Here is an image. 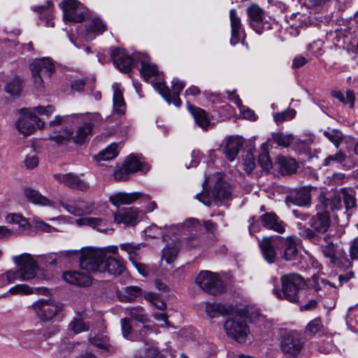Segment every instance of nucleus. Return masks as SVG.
I'll return each instance as SVG.
<instances>
[{
  "instance_id": "obj_40",
  "label": "nucleus",
  "mask_w": 358,
  "mask_h": 358,
  "mask_svg": "<svg viewBox=\"0 0 358 358\" xmlns=\"http://www.w3.org/2000/svg\"><path fill=\"white\" fill-rule=\"evenodd\" d=\"M127 315L133 320L141 323H145L148 321V315L145 310L141 306L129 307L126 309Z\"/></svg>"
},
{
  "instance_id": "obj_44",
  "label": "nucleus",
  "mask_w": 358,
  "mask_h": 358,
  "mask_svg": "<svg viewBox=\"0 0 358 358\" xmlns=\"http://www.w3.org/2000/svg\"><path fill=\"white\" fill-rule=\"evenodd\" d=\"M261 150L262 152L259 156L258 162L264 170L269 171L272 169L273 164L269 157L266 143L262 145Z\"/></svg>"
},
{
  "instance_id": "obj_43",
  "label": "nucleus",
  "mask_w": 358,
  "mask_h": 358,
  "mask_svg": "<svg viewBox=\"0 0 358 358\" xmlns=\"http://www.w3.org/2000/svg\"><path fill=\"white\" fill-rule=\"evenodd\" d=\"M293 203L299 206H305L310 203V192L306 189L298 190L293 197Z\"/></svg>"
},
{
  "instance_id": "obj_46",
  "label": "nucleus",
  "mask_w": 358,
  "mask_h": 358,
  "mask_svg": "<svg viewBox=\"0 0 358 358\" xmlns=\"http://www.w3.org/2000/svg\"><path fill=\"white\" fill-rule=\"evenodd\" d=\"M213 195L219 200L227 199L230 196L231 191L227 184L218 182L215 186Z\"/></svg>"
},
{
  "instance_id": "obj_18",
  "label": "nucleus",
  "mask_w": 358,
  "mask_h": 358,
  "mask_svg": "<svg viewBox=\"0 0 358 358\" xmlns=\"http://www.w3.org/2000/svg\"><path fill=\"white\" fill-rule=\"evenodd\" d=\"M276 238H278V236L264 237L261 241H259V246L262 256L269 264H272L275 261V248L279 250V243H278V241H277Z\"/></svg>"
},
{
  "instance_id": "obj_47",
  "label": "nucleus",
  "mask_w": 358,
  "mask_h": 358,
  "mask_svg": "<svg viewBox=\"0 0 358 358\" xmlns=\"http://www.w3.org/2000/svg\"><path fill=\"white\" fill-rule=\"evenodd\" d=\"M124 294L120 295L122 301H131L141 295V289L138 286H128L124 287Z\"/></svg>"
},
{
  "instance_id": "obj_16",
  "label": "nucleus",
  "mask_w": 358,
  "mask_h": 358,
  "mask_svg": "<svg viewBox=\"0 0 358 358\" xmlns=\"http://www.w3.org/2000/svg\"><path fill=\"white\" fill-rule=\"evenodd\" d=\"M37 317L42 321L48 322L53 319L61 310V307L50 300L41 299L33 304Z\"/></svg>"
},
{
  "instance_id": "obj_31",
  "label": "nucleus",
  "mask_w": 358,
  "mask_h": 358,
  "mask_svg": "<svg viewBox=\"0 0 358 358\" xmlns=\"http://www.w3.org/2000/svg\"><path fill=\"white\" fill-rule=\"evenodd\" d=\"M141 196V192H118L110 196L109 201L115 206L129 205L138 199Z\"/></svg>"
},
{
  "instance_id": "obj_17",
  "label": "nucleus",
  "mask_w": 358,
  "mask_h": 358,
  "mask_svg": "<svg viewBox=\"0 0 358 358\" xmlns=\"http://www.w3.org/2000/svg\"><path fill=\"white\" fill-rule=\"evenodd\" d=\"M53 178L60 184L64 186L82 192L87 191L90 189L89 184L85 180H82L78 175L73 173H55Z\"/></svg>"
},
{
  "instance_id": "obj_29",
  "label": "nucleus",
  "mask_w": 358,
  "mask_h": 358,
  "mask_svg": "<svg viewBox=\"0 0 358 358\" xmlns=\"http://www.w3.org/2000/svg\"><path fill=\"white\" fill-rule=\"evenodd\" d=\"M24 196L31 203L41 206L55 207V202L42 195L38 190L31 187L23 189Z\"/></svg>"
},
{
  "instance_id": "obj_41",
  "label": "nucleus",
  "mask_w": 358,
  "mask_h": 358,
  "mask_svg": "<svg viewBox=\"0 0 358 358\" xmlns=\"http://www.w3.org/2000/svg\"><path fill=\"white\" fill-rule=\"evenodd\" d=\"M331 95L338 99L341 103L348 104L351 108H354L355 96L352 90H347L345 95L340 91H333Z\"/></svg>"
},
{
  "instance_id": "obj_58",
  "label": "nucleus",
  "mask_w": 358,
  "mask_h": 358,
  "mask_svg": "<svg viewBox=\"0 0 358 358\" xmlns=\"http://www.w3.org/2000/svg\"><path fill=\"white\" fill-rule=\"evenodd\" d=\"M18 280L14 270H9L0 275V287H3Z\"/></svg>"
},
{
  "instance_id": "obj_3",
  "label": "nucleus",
  "mask_w": 358,
  "mask_h": 358,
  "mask_svg": "<svg viewBox=\"0 0 358 358\" xmlns=\"http://www.w3.org/2000/svg\"><path fill=\"white\" fill-rule=\"evenodd\" d=\"M282 289H273V293L280 299H286L292 303L299 302V294L306 287L304 279L299 274L292 273L280 278Z\"/></svg>"
},
{
  "instance_id": "obj_33",
  "label": "nucleus",
  "mask_w": 358,
  "mask_h": 358,
  "mask_svg": "<svg viewBox=\"0 0 358 358\" xmlns=\"http://www.w3.org/2000/svg\"><path fill=\"white\" fill-rule=\"evenodd\" d=\"M8 292L11 294H45L48 292V289L45 287H31L25 284L16 285L8 290Z\"/></svg>"
},
{
  "instance_id": "obj_37",
  "label": "nucleus",
  "mask_w": 358,
  "mask_h": 358,
  "mask_svg": "<svg viewBox=\"0 0 358 358\" xmlns=\"http://www.w3.org/2000/svg\"><path fill=\"white\" fill-rule=\"evenodd\" d=\"M52 3L51 1H48L46 6H38L33 7L34 12H38L40 13V17L46 19L45 26L53 27L55 24L52 22Z\"/></svg>"
},
{
  "instance_id": "obj_63",
  "label": "nucleus",
  "mask_w": 358,
  "mask_h": 358,
  "mask_svg": "<svg viewBox=\"0 0 358 358\" xmlns=\"http://www.w3.org/2000/svg\"><path fill=\"white\" fill-rule=\"evenodd\" d=\"M345 155L341 151L336 152L334 155L328 156L324 161V166H329L331 162L342 163L345 161Z\"/></svg>"
},
{
  "instance_id": "obj_4",
  "label": "nucleus",
  "mask_w": 358,
  "mask_h": 358,
  "mask_svg": "<svg viewBox=\"0 0 358 358\" xmlns=\"http://www.w3.org/2000/svg\"><path fill=\"white\" fill-rule=\"evenodd\" d=\"M331 238V234H325L322 238V242L320 245L323 255L338 267H348L350 262L345 252L338 245L334 244Z\"/></svg>"
},
{
  "instance_id": "obj_11",
  "label": "nucleus",
  "mask_w": 358,
  "mask_h": 358,
  "mask_svg": "<svg viewBox=\"0 0 358 358\" xmlns=\"http://www.w3.org/2000/svg\"><path fill=\"white\" fill-rule=\"evenodd\" d=\"M196 284L206 292L217 295L224 291L222 281L215 273L204 271H201L196 279Z\"/></svg>"
},
{
  "instance_id": "obj_23",
  "label": "nucleus",
  "mask_w": 358,
  "mask_h": 358,
  "mask_svg": "<svg viewBox=\"0 0 358 358\" xmlns=\"http://www.w3.org/2000/svg\"><path fill=\"white\" fill-rule=\"evenodd\" d=\"M138 211L133 208H124L114 214V222L126 226H134L137 222Z\"/></svg>"
},
{
  "instance_id": "obj_10",
  "label": "nucleus",
  "mask_w": 358,
  "mask_h": 358,
  "mask_svg": "<svg viewBox=\"0 0 358 358\" xmlns=\"http://www.w3.org/2000/svg\"><path fill=\"white\" fill-rule=\"evenodd\" d=\"M250 222L249 229H255V222H260L262 226L268 230H272L279 234L285 232V224L279 217L273 212H265L257 219L252 217L248 220Z\"/></svg>"
},
{
  "instance_id": "obj_48",
  "label": "nucleus",
  "mask_w": 358,
  "mask_h": 358,
  "mask_svg": "<svg viewBox=\"0 0 358 358\" xmlns=\"http://www.w3.org/2000/svg\"><path fill=\"white\" fill-rule=\"evenodd\" d=\"M272 138L278 145L283 146L285 148L289 146L294 141V136L292 134H284L282 133L273 134L272 135Z\"/></svg>"
},
{
  "instance_id": "obj_49",
  "label": "nucleus",
  "mask_w": 358,
  "mask_h": 358,
  "mask_svg": "<svg viewBox=\"0 0 358 358\" xmlns=\"http://www.w3.org/2000/svg\"><path fill=\"white\" fill-rule=\"evenodd\" d=\"M22 82L19 78H14L6 86V91L12 96H18L22 90Z\"/></svg>"
},
{
  "instance_id": "obj_53",
  "label": "nucleus",
  "mask_w": 358,
  "mask_h": 358,
  "mask_svg": "<svg viewBox=\"0 0 358 358\" xmlns=\"http://www.w3.org/2000/svg\"><path fill=\"white\" fill-rule=\"evenodd\" d=\"M341 193L343 197V201L347 209H351L356 206V199L352 190L342 188Z\"/></svg>"
},
{
  "instance_id": "obj_9",
  "label": "nucleus",
  "mask_w": 358,
  "mask_h": 358,
  "mask_svg": "<svg viewBox=\"0 0 358 358\" xmlns=\"http://www.w3.org/2000/svg\"><path fill=\"white\" fill-rule=\"evenodd\" d=\"M22 116L16 122V129L19 132L24 136L31 134L36 127L42 129L44 128V122L36 116L30 108H24L21 110Z\"/></svg>"
},
{
  "instance_id": "obj_42",
  "label": "nucleus",
  "mask_w": 358,
  "mask_h": 358,
  "mask_svg": "<svg viewBox=\"0 0 358 358\" xmlns=\"http://www.w3.org/2000/svg\"><path fill=\"white\" fill-rule=\"evenodd\" d=\"M117 147L118 145L115 143L110 144L105 150L99 152L97 159L108 161L115 158L118 155Z\"/></svg>"
},
{
  "instance_id": "obj_50",
  "label": "nucleus",
  "mask_w": 358,
  "mask_h": 358,
  "mask_svg": "<svg viewBox=\"0 0 358 358\" xmlns=\"http://www.w3.org/2000/svg\"><path fill=\"white\" fill-rule=\"evenodd\" d=\"M70 330L73 331L75 334H80L83 331L89 330L90 327L83 319L82 318H74L69 325Z\"/></svg>"
},
{
  "instance_id": "obj_61",
  "label": "nucleus",
  "mask_w": 358,
  "mask_h": 358,
  "mask_svg": "<svg viewBox=\"0 0 358 358\" xmlns=\"http://www.w3.org/2000/svg\"><path fill=\"white\" fill-rule=\"evenodd\" d=\"M279 163L281 169H283L287 173H292L296 169V162L294 159H287L285 157L279 158Z\"/></svg>"
},
{
  "instance_id": "obj_20",
  "label": "nucleus",
  "mask_w": 358,
  "mask_h": 358,
  "mask_svg": "<svg viewBox=\"0 0 358 358\" xmlns=\"http://www.w3.org/2000/svg\"><path fill=\"white\" fill-rule=\"evenodd\" d=\"M247 15L251 27L258 34L264 29V10L257 4H252L247 8Z\"/></svg>"
},
{
  "instance_id": "obj_6",
  "label": "nucleus",
  "mask_w": 358,
  "mask_h": 358,
  "mask_svg": "<svg viewBox=\"0 0 358 358\" xmlns=\"http://www.w3.org/2000/svg\"><path fill=\"white\" fill-rule=\"evenodd\" d=\"M34 87L43 90L45 87L44 79L49 78L55 71V65L50 58L36 59L30 65Z\"/></svg>"
},
{
  "instance_id": "obj_22",
  "label": "nucleus",
  "mask_w": 358,
  "mask_h": 358,
  "mask_svg": "<svg viewBox=\"0 0 358 358\" xmlns=\"http://www.w3.org/2000/svg\"><path fill=\"white\" fill-rule=\"evenodd\" d=\"M229 19L231 34L230 43L232 45H235L241 40V34L243 33V28L241 17L238 15L236 9L232 8L229 10Z\"/></svg>"
},
{
  "instance_id": "obj_54",
  "label": "nucleus",
  "mask_w": 358,
  "mask_h": 358,
  "mask_svg": "<svg viewBox=\"0 0 358 358\" xmlns=\"http://www.w3.org/2000/svg\"><path fill=\"white\" fill-rule=\"evenodd\" d=\"M324 135L332 142L336 148H338L340 143L343 139V134L336 129H328L324 132Z\"/></svg>"
},
{
  "instance_id": "obj_55",
  "label": "nucleus",
  "mask_w": 358,
  "mask_h": 358,
  "mask_svg": "<svg viewBox=\"0 0 358 358\" xmlns=\"http://www.w3.org/2000/svg\"><path fill=\"white\" fill-rule=\"evenodd\" d=\"M145 299L150 301L159 310H165L166 308V303L159 299V296L153 292H148L145 295Z\"/></svg>"
},
{
  "instance_id": "obj_32",
  "label": "nucleus",
  "mask_w": 358,
  "mask_h": 358,
  "mask_svg": "<svg viewBox=\"0 0 358 358\" xmlns=\"http://www.w3.org/2000/svg\"><path fill=\"white\" fill-rule=\"evenodd\" d=\"M123 165L130 174L138 171L146 172L149 170L148 166L143 163L141 157H138L133 154L127 157Z\"/></svg>"
},
{
  "instance_id": "obj_60",
  "label": "nucleus",
  "mask_w": 358,
  "mask_h": 358,
  "mask_svg": "<svg viewBox=\"0 0 358 358\" xmlns=\"http://www.w3.org/2000/svg\"><path fill=\"white\" fill-rule=\"evenodd\" d=\"M6 220L8 223L17 224L20 227L26 228L28 225L27 220L19 214H9Z\"/></svg>"
},
{
  "instance_id": "obj_28",
  "label": "nucleus",
  "mask_w": 358,
  "mask_h": 358,
  "mask_svg": "<svg viewBox=\"0 0 358 358\" xmlns=\"http://www.w3.org/2000/svg\"><path fill=\"white\" fill-rule=\"evenodd\" d=\"M187 109L194 117L195 123L203 130H207L210 126V118L208 114L202 108L194 106L187 101Z\"/></svg>"
},
{
  "instance_id": "obj_15",
  "label": "nucleus",
  "mask_w": 358,
  "mask_h": 358,
  "mask_svg": "<svg viewBox=\"0 0 358 358\" xmlns=\"http://www.w3.org/2000/svg\"><path fill=\"white\" fill-rule=\"evenodd\" d=\"M303 347L301 334L296 331H288L283 336L280 348L282 351L290 356H296Z\"/></svg>"
},
{
  "instance_id": "obj_62",
  "label": "nucleus",
  "mask_w": 358,
  "mask_h": 358,
  "mask_svg": "<svg viewBox=\"0 0 358 358\" xmlns=\"http://www.w3.org/2000/svg\"><path fill=\"white\" fill-rule=\"evenodd\" d=\"M60 205L68 213H69L75 216H80V209L79 208L78 201H73L71 203L61 202Z\"/></svg>"
},
{
  "instance_id": "obj_30",
  "label": "nucleus",
  "mask_w": 358,
  "mask_h": 358,
  "mask_svg": "<svg viewBox=\"0 0 358 358\" xmlns=\"http://www.w3.org/2000/svg\"><path fill=\"white\" fill-rule=\"evenodd\" d=\"M136 57L138 59L137 63L140 62L141 64V74L145 80H148L157 73V66L150 62V58L147 55L138 52Z\"/></svg>"
},
{
  "instance_id": "obj_12",
  "label": "nucleus",
  "mask_w": 358,
  "mask_h": 358,
  "mask_svg": "<svg viewBox=\"0 0 358 358\" xmlns=\"http://www.w3.org/2000/svg\"><path fill=\"white\" fill-rule=\"evenodd\" d=\"M185 83L178 78H173L172 80L171 90H170L164 83H158L155 84V87L157 90L163 98L169 103H173L176 107L181 106L182 101L179 97L180 92L185 87Z\"/></svg>"
},
{
  "instance_id": "obj_25",
  "label": "nucleus",
  "mask_w": 358,
  "mask_h": 358,
  "mask_svg": "<svg viewBox=\"0 0 358 358\" xmlns=\"http://www.w3.org/2000/svg\"><path fill=\"white\" fill-rule=\"evenodd\" d=\"M124 270L125 266L122 262L106 255L103 264H101L99 272H107L110 275H119L122 274Z\"/></svg>"
},
{
  "instance_id": "obj_51",
  "label": "nucleus",
  "mask_w": 358,
  "mask_h": 358,
  "mask_svg": "<svg viewBox=\"0 0 358 358\" xmlns=\"http://www.w3.org/2000/svg\"><path fill=\"white\" fill-rule=\"evenodd\" d=\"M90 342L93 345L97 347L101 350L108 351L109 350V340L106 336H95L89 338Z\"/></svg>"
},
{
  "instance_id": "obj_8",
  "label": "nucleus",
  "mask_w": 358,
  "mask_h": 358,
  "mask_svg": "<svg viewBox=\"0 0 358 358\" xmlns=\"http://www.w3.org/2000/svg\"><path fill=\"white\" fill-rule=\"evenodd\" d=\"M106 254L104 250L98 248H86L81 252L80 266L82 270L100 271Z\"/></svg>"
},
{
  "instance_id": "obj_57",
  "label": "nucleus",
  "mask_w": 358,
  "mask_h": 358,
  "mask_svg": "<svg viewBox=\"0 0 358 358\" xmlns=\"http://www.w3.org/2000/svg\"><path fill=\"white\" fill-rule=\"evenodd\" d=\"M296 115V111L294 109H289L273 115V120L277 124H280L287 120L293 119Z\"/></svg>"
},
{
  "instance_id": "obj_59",
  "label": "nucleus",
  "mask_w": 358,
  "mask_h": 358,
  "mask_svg": "<svg viewBox=\"0 0 358 358\" xmlns=\"http://www.w3.org/2000/svg\"><path fill=\"white\" fill-rule=\"evenodd\" d=\"M306 333L310 334H315L320 331H324V327L320 318L311 320L306 329Z\"/></svg>"
},
{
  "instance_id": "obj_13",
  "label": "nucleus",
  "mask_w": 358,
  "mask_h": 358,
  "mask_svg": "<svg viewBox=\"0 0 358 358\" xmlns=\"http://www.w3.org/2000/svg\"><path fill=\"white\" fill-rule=\"evenodd\" d=\"M64 20L81 22L85 20L87 9L77 0H64L61 3Z\"/></svg>"
},
{
  "instance_id": "obj_2",
  "label": "nucleus",
  "mask_w": 358,
  "mask_h": 358,
  "mask_svg": "<svg viewBox=\"0 0 358 358\" xmlns=\"http://www.w3.org/2000/svg\"><path fill=\"white\" fill-rule=\"evenodd\" d=\"M309 224L311 228H299L300 236L315 245H320L323 236L328 234L327 232L331 225L329 213L327 211H318L316 215L310 218Z\"/></svg>"
},
{
  "instance_id": "obj_26",
  "label": "nucleus",
  "mask_w": 358,
  "mask_h": 358,
  "mask_svg": "<svg viewBox=\"0 0 358 358\" xmlns=\"http://www.w3.org/2000/svg\"><path fill=\"white\" fill-rule=\"evenodd\" d=\"M224 152L230 161H234L243 145L242 139L236 136H231L225 138Z\"/></svg>"
},
{
  "instance_id": "obj_56",
  "label": "nucleus",
  "mask_w": 358,
  "mask_h": 358,
  "mask_svg": "<svg viewBox=\"0 0 358 358\" xmlns=\"http://www.w3.org/2000/svg\"><path fill=\"white\" fill-rule=\"evenodd\" d=\"M145 234L146 236L150 238H157L158 236H162L163 240L165 241V237L166 234H165L164 229L157 227L155 224H152L151 226L147 227L144 230Z\"/></svg>"
},
{
  "instance_id": "obj_39",
  "label": "nucleus",
  "mask_w": 358,
  "mask_h": 358,
  "mask_svg": "<svg viewBox=\"0 0 358 358\" xmlns=\"http://www.w3.org/2000/svg\"><path fill=\"white\" fill-rule=\"evenodd\" d=\"M179 248L176 243H170L162 250V258L168 264H171L176 259Z\"/></svg>"
},
{
  "instance_id": "obj_7",
  "label": "nucleus",
  "mask_w": 358,
  "mask_h": 358,
  "mask_svg": "<svg viewBox=\"0 0 358 358\" xmlns=\"http://www.w3.org/2000/svg\"><path fill=\"white\" fill-rule=\"evenodd\" d=\"M224 329L229 337L239 343H245L250 334L245 320L239 316L229 318L224 324Z\"/></svg>"
},
{
  "instance_id": "obj_38",
  "label": "nucleus",
  "mask_w": 358,
  "mask_h": 358,
  "mask_svg": "<svg viewBox=\"0 0 358 358\" xmlns=\"http://www.w3.org/2000/svg\"><path fill=\"white\" fill-rule=\"evenodd\" d=\"M314 290L320 295V292H326L329 290V287L336 288V286L329 282L328 280L321 278L320 276H313V282L311 284Z\"/></svg>"
},
{
  "instance_id": "obj_1",
  "label": "nucleus",
  "mask_w": 358,
  "mask_h": 358,
  "mask_svg": "<svg viewBox=\"0 0 358 358\" xmlns=\"http://www.w3.org/2000/svg\"><path fill=\"white\" fill-rule=\"evenodd\" d=\"M83 122L81 115L73 114L71 115H56L54 120L49 122L50 128H55L58 126H63L62 131L59 134L50 136V139L54 141L57 145L67 144L73 141L76 144L85 143L92 131L93 125L90 122H83L78 127L74 133L68 126L76 125Z\"/></svg>"
},
{
  "instance_id": "obj_14",
  "label": "nucleus",
  "mask_w": 358,
  "mask_h": 358,
  "mask_svg": "<svg viewBox=\"0 0 358 358\" xmlns=\"http://www.w3.org/2000/svg\"><path fill=\"white\" fill-rule=\"evenodd\" d=\"M137 54L130 56L124 49L114 48L111 50L110 57L114 65L122 72H129L137 63Z\"/></svg>"
},
{
  "instance_id": "obj_27",
  "label": "nucleus",
  "mask_w": 358,
  "mask_h": 358,
  "mask_svg": "<svg viewBox=\"0 0 358 358\" xmlns=\"http://www.w3.org/2000/svg\"><path fill=\"white\" fill-rule=\"evenodd\" d=\"M76 223L78 226H89L99 231H113L112 228H108V220L101 217H85L77 219Z\"/></svg>"
},
{
  "instance_id": "obj_36",
  "label": "nucleus",
  "mask_w": 358,
  "mask_h": 358,
  "mask_svg": "<svg viewBox=\"0 0 358 358\" xmlns=\"http://www.w3.org/2000/svg\"><path fill=\"white\" fill-rule=\"evenodd\" d=\"M145 246L144 243H124L120 245V248L127 252L129 259L133 262L138 259L140 250Z\"/></svg>"
},
{
  "instance_id": "obj_24",
  "label": "nucleus",
  "mask_w": 358,
  "mask_h": 358,
  "mask_svg": "<svg viewBox=\"0 0 358 358\" xmlns=\"http://www.w3.org/2000/svg\"><path fill=\"white\" fill-rule=\"evenodd\" d=\"M63 278L68 283L79 287H87L92 282L90 276L84 271H66L63 273Z\"/></svg>"
},
{
  "instance_id": "obj_34",
  "label": "nucleus",
  "mask_w": 358,
  "mask_h": 358,
  "mask_svg": "<svg viewBox=\"0 0 358 358\" xmlns=\"http://www.w3.org/2000/svg\"><path fill=\"white\" fill-rule=\"evenodd\" d=\"M113 108L117 114H123L126 110V104L123 98L122 91L117 84L113 85Z\"/></svg>"
},
{
  "instance_id": "obj_19",
  "label": "nucleus",
  "mask_w": 358,
  "mask_h": 358,
  "mask_svg": "<svg viewBox=\"0 0 358 358\" xmlns=\"http://www.w3.org/2000/svg\"><path fill=\"white\" fill-rule=\"evenodd\" d=\"M276 240L279 243V250H282V257L286 261L294 259L298 254L297 238L295 236L284 238L278 236Z\"/></svg>"
},
{
  "instance_id": "obj_21",
  "label": "nucleus",
  "mask_w": 358,
  "mask_h": 358,
  "mask_svg": "<svg viewBox=\"0 0 358 358\" xmlns=\"http://www.w3.org/2000/svg\"><path fill=\"white\" fill-rule=\"evenodd\" d=\"M319 203L317 208H321L323 211H327L329 208L331 210H338L341 208L342 201L340 192L335 191L328 196L322 192L318 197Z\"/></svg>"
},
{
  "instance_id": "obj_35",
  "label": "nucleus",
  "mask_w": 358,
  "mask_h": 358,
  "mask_svg": "<svg viewBox=\"0 0 358 358\" xmlns=\"http://www.w3.org/2000/svg\"><path fill=\"white\" fill-rule=\"evenodd\" d=\"M105 24L99 18L94 19L86 28V39L92 40L95 35L103 34L106 31Z\"/></svg>"
},
{
  "instance_id": "obj_45",
  "label": "nucleus",
  "mask_w": 358,
  "mask_h": 358,
  "mask_svg": "<svg viewBox=\"0 0 358 358\" xmlns=\"http://www.w3.org/2000/svg\"><path fill=\"white\" fill-rule=\"evenodd\" d=\"M35 338L36 334L31 330L22 331L17 336L19 343L23 348H29Z\"/></svg>"
},
{
  "instance_id": "obj_52",
  "label": "nucleus",
  "mask_w": 358,
  "mask_h": 358,
  "mask_svg": "<svg viewBox=\"0 0 358 358\" xmlns=\"http://www.w3.org/2000/svg\"><path fill=\"white\" fill-rule=\"evenodd\" d=\"M226 308L224 306L218 303H207L206 311L209 317H215L226 313Z\"/></svg>"
},
{
  "instance_id": "obj_64",
  "label": "nucleus",
  "mask_w": 358,
  "mask_h": 358,
  "mask_svg": "<svg viewBox=\"0 0 358 358\" xmlns=\"http://www.w3.org/2000/svg\"><path fill=\"white\" fill-rule=\"evenodd\" d=\"M33 113L36 112L41 115H45L47 117H50L55 110V108L52 105H48L47 106H37L33 108H30Z\"/></svg>"
},
{
  "instance_id": "obj_5",
  "label": "nucleus",
  "mask_w": 358,
  "mask_h": 358,
  "mask_svg": "<svg viewBox=\"0 0 358 358\" xmlns=\"http://www.w3.org/2000/svg\"><path fill=\"white\" fill-rule=\"evenodd\" d=\"M13 261L18 267L14 270L18 280L28 281L36 277L38 266L32 255L24 253L13 257Z\"/></svg>"
}]
</instances>
